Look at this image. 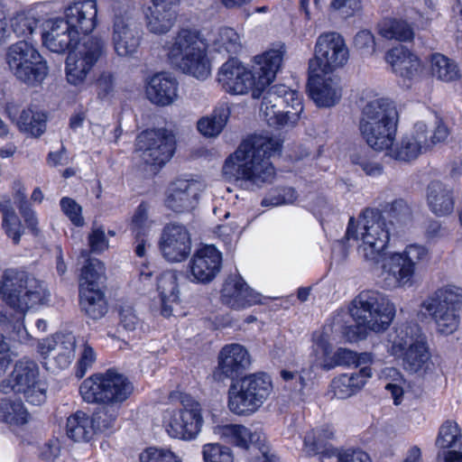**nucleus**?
I'll return each instance as SVG.
<instances>
[{
    "instance_id": "obj_5",
    "label": "nucleus",
    "mask_w": 462,
    "mask_h": 462,
    "mask_svg": "<svg viewBox=\"0 0 462 462\" xmlns=\"http://www.w3.org/2000/svg\"><path fill=\"white\" fill-rule=\"evenodd\" d=\"M397 109L388 98L369 101L362 110L359 129L366 143L375 151L390 149L395 140Z\"/></svg>"
},
{
    "instance_id": "obj_48",
    "label": "nucleus",
    "mask_w": 462,
    "mask_h": 462,
    "mask_svg": "<svg viewBox=\"0 0 462 462\" xmlns=\"http://www.w3.org/2000/svg\"><path fill=\"white\" fill-rule=\"evenodd\" d=\"M149 205L142 202L135 209L130 224V230L134 234L135 239L142 236H147L153 225V221L149 217Z\"/></svg>"
},
{
    "instance_id": "obj_18",
    "label": "nucleus",
    "mask_w": 462,
    "mask_h": 462,
    "mask_svg": "<svg viewBox=\"0 0 462 462\" xmlns=\"http://www.w3.org/2000/svg\"><path fill=\"white\" fill-rule=\"evenodd\" d=\"M333 431L329 428L311 430L307 433L304 438L303 451L309 457L320 455V462H324L325 458L335 457L337 462H368L369 457L367 454L362 451H346L338 453L330 444L328 439L333 438Z\"/></svg>"
},
{
    "instance_id": "obj_27",
    "label": "nucleus",
    "mask_w": 462,
    "mask_h": 462,
    "mask_svg": "<svg viewBox=\"0 0 462 462\" xmlns=\"http://www.w3.org/2000/svg\"><path fill=\"white\" fill-rule=\"evenodd\" d=\"M179 82L169 73L160 72L152 76L146 84L148 100L159 106L172 105L179 97Z\"/></svg>"
},
{
    "instance_id": "obj_15",
    "label": "nucleus",
    "mask_w": 462,
    "mask_h": 462,
    "mask_svg": "<svg viewBox=\"0 0 462 462\" xmlns=\"http://www.w3.org/2000/svg\"><path fill=\"white\" fill-rule=\"evenodd\" d=\"M175 136L164 128L142 132L136 139V147L142 152L143 160L152 165L162 166L173 155Z\"/></svg>"
},
{
    "instance_id": "obj_46",
    "label": "nucleus",
    "mask_w": 462,
    "mask_h": 462,
    "mask_svg": "<svg viewBox=\"0 0 462 462\" xmlns=\"http://www.w3.org/2000/svg\"><path fill=\"white\" fill-rule=\"evenodd\" d=\"M91 91L100 100H109L115 94L116 78L111 71L103 70L93 74Z\"/></svg>"
},
{
    "instance_id": "obj_57",
    "label": "nucleus",
    "mask_w": 462,
    "mask_h": 462,
    "mask_svg": "<svg viewBox=\"0 0 462 462\" xmlns=\"http://www.w3.org/2000/svg\"><path fill=\"white\" fill-rule=\"evenodd\" d=\"M88 281L90 282V287L106 289V268L100 260L88 258Z\"/></svg>"
},
{
    "instance_id": "obj_6",
    "label": "nucleus",
    "mask_w": 462,
    "mask_h": 462,
    "mask_svg": "<svg viewBox=\"0 0 462 462\" xmlns=\"http://www.w3.org/2000/svg\"><path fill=\"white\" fill-rule=\"evenodd\" d=\"M0 293L7 305L22 312L37 304H43L50 296L42 281L17 269H7L4 272L0 282Z\"/></svg>"
},
{
    "instance_id": "obj_60",
    "label": "nucleus",
    "mask_w": 462,
    "mask_h": 462,
    "mask_svg": "<svg viewBox=\"0 0 462 462\" xmlns=\"http://www.w3.org/2000/svg\"><path fill=\"white\" fill-rule=\"evenodd\" d=\"M60 208L73 225L76 226H84L85 221L82 216V207L75 200L69 198H62L60 200Z\"/></svg>"
},
{
    "instance_id": "obj_12",
    "label": "nucleus",
    "mask_w": 462,
    "mask_h": 462,
    "mask_svg": "<svg viewBox=\"0 0 462 462\" xmlns=\"http://www.w3.org/2000/svg\"><path fill=\"white\" fill-rule=\"evenodd\" d=\"M4 394H23L31 404L39 406L45 402L47 387L40 380V369L36 362L22 358L15 362L12 372L0 383Z\"/></svg>"
},
{
    "instance_id": "obj_14",
    "label": "nucleus",
    "mask_w": 462,
    "mask_h": 462,
    "mask_svg": "<svg viewBox=\"0 0 462 462\" xmlns=\"http://www.w3.org/2000/svg\"><path fill=\"white\" fill-rule=\"evenodd\" d=\"M88 381L91 382L88 393L96 402L122 403L130 397L134 390L128 378L114 368L107 369L105 373L94 374L88 377Z\"/></svg>"
},
{
    "instance_id": "obj_28",
    "label": "nucleus",
    "mask_w": 462,
    "mask_h": 462,
    "mask_svg": "<svg viewBox=\"0 0 462 462\" xmlns=\"http://www.w3.org/2000/svg\"><path fill=\"white\" fill-rule=\"evenodd\" d=\"M144 14L147 29L154 34L167 33L173 26L176 13L172 6L179 0H151Z\"/></svg>"
},
{
    "instance_id": "obj_42",
    "label": "nucleus",
    "mask_w": 462,
    "mask_h": 462,
    "mask_svg": "<svg viewBox=\"0 0 462 462\" xmlns=\"http://www.w3.org/2000/svg\"><path fill=\"white\" fill-rule=\"evenodd\" d=\"M424 310L434 320L439 333L448 336L453 334L458 328L460 323L458 310H454L453 308L443 309L440 307H434L433 310Z\"/></svg>"
},
{
    "instance_id": "obj_4",
    "label": "nucleus",
    "mask_w": 462,
    "mask_h": 462,
    "mask_svg": "<svg viewBox=\"0 0 462 462\" xmlns=\"http://www.w3.org/2000/svg\"><path fill=\"white\" fill-rule=\"evenodd\" d=\"M391 229L385 217L377 210L366 208L357 223L351 217L346 231L347 240L358 241L357 254L369 264L384 262L385 249L390 240Z\"/></svg>"
},
{
    "instance_id": "obj_8",
    "label": "nucleus",
    "mask_w": 462,
    "mask_h": 462,
    "mask_svg": "<svg viewBox=\"0 0 462 462\" xmlns=\"http://www.w3.org/2000/svg\"><path fill=\"white\" fill-rule=\"evenodd\" d=\"M351 317L365 328L374 331H384L395 316V307L388 297L375 290H365L351 301Z\"/></svg>"
},
{
    "instance_id": "obj_30",
    "label": "nucleus",
    "mask_w": 462,
    "mask_h": 462,
    "mask_svg": "<svg viewBox=\"0 0 462 462\" xmlns=\"http://www.w3.org/2000/svg\"><path fill=\"white\" fill-rule=\"evenodd\" d=\"M113 43L115 51L121 57L136 52L140 44V32L135 23L130 18L116 16L114 23Z\"/></svg>"
},
{
    "instance_id": "obj_29",
    "label": "nucleus",
    "mask_w": 462,
    "mask_h": 462,
    "mask_svg": "<svg viewBox=\"0 0 462 462\" xmlns=\"http://www.w3.org/2000/svg\"><path fill=\"white\" fill-rule=\"evenodd\" d=\"M426 203L437 217L451 216L456 203L454 189L439 180L430 181L426 189Z\"/></svg>"
},
{
    "instance_id": "obj_1",
    "label": "nucleus",
    "mask_w": 462,
    "mask_h": 462,
    "mask_svg": "<svg viewBox=\"0 0 462 462\" xmlns=\"http://www.w3.org/2000/svg\"><path fill=\"white\" fill-rule=\"evenodd\" d=\"M281 147L277 138L254 135L244 141L226 158L222 168L223 175L228 180H245L257 186L271 183L275 177V170L269 159L279 153Z\"/></svg>"
},
{
    "instance_id": "obj_35",
    "label": "nucleus",
    "mask_w": 462,
    "mask_h": 462,
    "mask_svg": "<svg viewBox=\"0 0 462 462\" xmlns=\"http://www.w3.org/2000/svg\"><path fill=\"white\" fill-rule=\"evenodd\" d=\"M39 51L26 41H20L12 44L6 51L5 60L10 72L17 79L25 66L32 63Z\"/></svg>"
},
{
    "instance_id": "obj_24",
    "label": "nucleus",
    "mask_w": 462,
    "mask_h": 462,
    "mask_svg": "<svg viewBox=\"0 0 462 462\" xmlns=\"http://www.w3.org/2000/svg\"><path fill=\"white\" fill-rule=\"evenodd\" d=\"M429 149H430V143L427 125L422 122H418L415 124L412 133L403 136L388 154L394 160L410 162Z\"/></svg>"
},
{
    "instance_id": "obj_38",
    "label": "nucleus",
    "mask_w": 462,
    "mask_h": 462,
    "mask_svg": "<svg viewBox=\"0 0 462 462\" xmlns=\"http://www.w3.org/2000/svg\"><path fill=\"white\" fill-rule=\"evenodd\" d=\"M397 357L402 358L404 369L411 373L427 370L430 362V354L425 338L421 337L419 341H415L411 347H408Z\"/></svg>"
},
{
    "instance_id": "obj_56",
    "label": "nucleus",
    "mask_w": 462,
    "mask_h": 462,
    "mask_svg": "<svg viewBox=\"0 0 462 462\" xmlns=\"http://www.w3.org/2000/svg\"><path fill=\"white\" fill-rule=\"evenodd\" d=\"M386 213L390 217V225H403L407 223L411 217V211L408 204L403 199H396L387 206Z\"/></svg>"
},
{
    "instance_id": "obj_64",
    "label": "nucleus",
    "mask_w": 462,
    "mask_h": 462,
    "mask_svg": "<svg viewBox=\"0 0 462 462\" xmlns=\"http://www.w3.org/2000/svg\"><path fill=\"white\" fill-rule=\"evenodd\" d=\"M330 8L342 18H348L361 10V3L359 0H333Z\"/></svg>"
},
{
    "instance_id": "obj_34",
    "label": "nucleus",
    "mask_w": 462,
    "mask_h": 462,
    "mask_svg": "<svg viewBox=\"0 0 462 462\" xmlns=\"http://www.w3.org/2000/svg\"><path fill=\"white\" fill-rule=\"evenodd\" d=\"M371 376V368L365 366L356 373L344 374L334 378L330 388L336 398L344 400L359 392Z\"/></svg>"
},
{
    "instance_id": "obj_43",
    "label": "nucleus",
    "mask_w": 462,
    "mask_h": 462,
    "mask_svg": "<svg viewBox=\"0 0 462 462\" xmlns=\"http://www.w3.org/2000/svg\"><path fill=\"white\" fill-rule=\"evenodd\" d=\"M214 50L219 53L236 55L242 50L239 34L231 27H221L214 34L212 40Z\"/></svg>"
},
{
    "instance_id": "obj_21",
    "label": "nucleus",
    "mask_w": 462,
    "mask_h": 462,
    "mask_svg": "<svg viewBox=\"0 0 462 462\" xmlns=\"http://www.w3.org/2000/svg\"><path fill=\"white\" fill-rule=\"evenodd\" d=\"M5 111L22 133L40 137L46 131L47 115L34 106L22 107L11 101L6 104Z\"/></svg>"
},
{
    "instance_id": "obj_47",
    "label": "nucleus",
    "mask_w": 462,
    "mask_h": 462,
    "mask_svg": "<svg viewBox=\"0 0 462 462\" xmlns=\"http://www.w3.org/2000/svg\"><path fill=\"white\" fill-rule=\"evenodd\" d=\"M98 406L91 416V428L95 433H102L112 429L117 418V410L113 404Z\"/></svg>"
},
{
    "instance_id": "obj_41",
    "label": "nucleus",
    "mask_w": 462,
    "mask_h": 462,
    "mask_svg": "<svg viewBox=\"0 0 462 462\" xmlns=\"http://www.w3.org/2000/svg\"><path fill=\"white\" fill-rule=\"evenodd\" d=\"M32 60L30 65L25 66L17 79L18 81L31 88L41 86L49 75L47 60L40 52Z\"/></svg>"
},
{
    "instance_id": "obj_22",
    "label": "nucleus",
    "mask_w": 462,
    "mask_h": 462,
    "mask_svg": "<svg viewBox=\"0 0 462 462\" xmlns=\"http://www.w3.org/2000/svg\"><path fill=\"white\" fill-rule=\"evenodd\" d=\"M190 248V236L184 226L170 224L164 227L160 249L166 260L180 262L189 254Z\"/></svg>"
},
{
    "instance_id": "obj_26",
    "label": "nucleus",
    "mask_w": 462,
    "mask_h": 462,
    "mask_svg": "<svg viewBox=\"0 0 462 462\" xmlns=\"http://www.w3.org/2000/svg\"><path fill=\"white\" fill-rule=\"evenodd\" d=\"M221 301L231 309L242 310L261 302V296L240 275H231L223 285Z\"/></svg>"
},
{
    "instance_id": "obj_39",
    "label": "nucleus",
    "mask_w": 462,
    "mask_h": 462,
    "mask_svg": "<svg viewBox=\"0 0 462 462\" xmlns=\"http://www.w3.org/2000/svg\"><path fill=\"white\" fill-rule=\"evenodd\" d=\"M230 114V108L226 104L219 105L211 114L201 117L198 121V131L205 137L218 136L226 126Z\"/></svg>"
},
{
    "instance_id": "obj_53",
    "label": "nucleus",
    "mask_w": 462,
    "mask_h": 462,
    "mask_svg": "<svg viewBox=\"0 0 462 462\" xmlns=\"http://www.w3.org/2000/svg\"><path fill=\"white\" fill-rule=\"evenodd\" d=\"M39 20L30 13H20L11 20V27L17 37H28L37 29Z\"/></svg>"
},
{
    "instance_id": "obj_54",
    "label": "nucleus",
    "mask_w": 462,
    "mask_h": 462,
    "mask_svg": "<svg viewBox=\"0 0 462 462\" xmlns=\"http://www.w3.org/2000/svg\"><path fill=\"white\" fill-rule=\"evenodd\" d=\"M202 455L205 462H234L231 448L218 443L204 445Z\"/></svg>"
},
{
    "instance_id": "obj_20",
    "label": "nucleus",
    "mask_w": 462,
    "mask_h": 462,
    "mask_svg": "<svg viewBox=\"0 0 462 462\" xmlns=\"http://www.w3.org/2000/svg\"><path fill=\"white\" fill-rule=\"evenodd\" d=\"M308 89L310 97L319 107H331L342 97L338 79L333 73L310 70Z\"/></svg>"
},
{
    "instance_id": "obj_52",
    "label": "nucleus",
    "mask_w": 462,
    "mask_h": 462,
    "mask_svg": "<svg viewBox=\"0 0 462 462\" xmlns=\"http://www.w3.org/2000/svg\"><path fill=\"white\" fill-rule=\"evenodd\" d=\"M177 280V273L173 271H167L161 274L157 282L161 299L170 300L171 302L178 301L179 291Z\"/></svg>"
},
{
    "instance_id": "obj_59",
    "label": "nucleus",
    "mask_w": 462,
    "mask_h": 462,
    "mask_svg": "<svg viewBox=\"0 0 462 462\" xmlns=\"http://www.w3.org/2000/svg\"><path fill=\"white\" fill-rule=\"evenodd\" d=\"M139 458L141 462H180L171 450L153 447L144 449Z\"/></svg>"
},
{
    "instance_id": "obj_31",
    "label": "nucleus",
    "mask_w": 462,
    "mask_h": 462,
    "mask_svg": "<svg viewBox=\"0 0 462 462\" xmlns=\"http://www.w3.org/2000/svg\"><path fill=\"white\" fill-rule=\"evenodd\" d=\"M251 365L247 349L240 344L226 345L218 355V370L225 377L234 378Z\"/></svg>"
},
{
    "instance_id": "obj_49",
    "label": "nucleus",
    "mask_w": 462,
    "mask_h": 462,
    "mask_svg": "<svg viewBox=\"0 0 462 462\" xmlns=\"http://www.w3.org/2000/svg\"><path fill=\"white\" fill-rule=\"evenodd\" d=\"M105 291L106 289L90 287L88 281V318L94 320L103 318L108 310Z\"/></svg>"
},
{
    "instance_id": "obj_32",
    "label": "nucleus",
    "mask_w": 462,
    "mask_h": 462,
    "mask_svg": "<svg viewBox=\"0 0 462 462\" xmlns=\"http://www.w3.org/2000/svg\"><path fill=\"white\" fill-rule=\"evenodd\" d=\"M393 72L402 78L413 79L421 70V64L416 55L403 46L391 49L385 56Z\"/></svg>"
},
{
    "instance_id": "obj_63",
    "label": "nucleus",
    "mask_w": 462,
    "mask_h": 462,
    "mask_svg": "<svg viewBox=\"0 0 462 462\" xmlns=\"http://www.w3.org/2000/svg\"><path fill=\"white\" fill-rule=\"evenodd\" d=\"M2 226L13 242L17 245L20 242L23 234L21 221L16 213H11L8 217L3 218Z\"/></svg>"
},
{
    "instance_id": "obj_37",
    "label": "nucleus",
    "mask_w": 462,
    "mask_h": 462,
    "mask_svg": "<svg viewBox=\"0 0 462 462\" xmlns=\"http://www.w3.org/2000/svg\"><path fill=\"white\" fill-rule=\"evenodd\" d=\"M461 306L462 289L452 284L439 288L421 303L422 309L430 310H433L434 307H440L443 309L453 308L454 310H459Z\"/></svg>"
},
{
    "instance_id": "obj_62",
    "label": "nucleus",
    "mask_w": 462,
    "mask_h": 462,
    "mask_svg": "<svg viewBox=\"0 0 462 462\" xmlns=\"http://www.w3.org/2000/svg\"><path fill=\"white\" fill-rule=\"evenodd\" d=\"M354 45L362 54L372 55L375 51L374 36L370 31L362 30L356 34Z\"/></svg>"
},
{
    "instance_id": "obj_11",
    "label": "nucleus",
    "mask_w": 462,
    "mask_h": 462,
    "mask_svg": "<svg viewBox=\"0 0 462 462\" xmlns=\"http://www.w3.org/2000/svg\"><path fill=\"white\" fill-rule=\"evenodd\" d=\"M272 390V380L267 374L245 375L230 385L228 408L237 415L252 414L264 403Z\"/></svg>"
},
{
    "instance_id": "obj_58",
    "label": "nucleus",
    "mask_w": 462,
    "mask_h": 462,
    "mask_svg": "<svg viewBox=\"0 0 462 462\" xmlns=\"http://www.w3.org/2000/svg\"><path fill=\"white\" fill-rule=\"evenodd\" d=\"M106 56V37L91 35L88 37V69Z\"/></svg>"
},
{
    "instance_id": "obj_25",
    "label": "nucleus",
    "mask_w": 462,
    "mask_h": 462,
    "mask_svg": "<svg viewBox=\"0 0 462 462\" xmlns=\"http://www.w3.org/2000/svg\"><path fill=\"white\" fill-rule=\"evenodd\" d=\"M76 337L72 333H56L51 337L39 343L41 356L46 359L51 357L58 368H66L74 356Z\"/></svg>"
},
{
    "instance_id": "obj_40",
    "label": "nucleus",
    "mask_w": 462,
    "mask_h": 462,
    "mask_svg": "<svg viewBox=\"0 0 462 462\" xmlns=\"http://www.w3.org/2000/svg\"><path fill=\"white\" fill-rule=\"evenodd\" d=\"M378 33L386 40L399 42L411 41L414 32L406 21L395 18H384L377 25Z\"/></svg>"
},
{
    "instance_id": "obj_23",
    "label": "nucleus",
    "mask_w": 462,
    "mask_h": 462,
    "mask_svg": "<svg viewBox=\"0 0 462 462\" xmlns=\"http://www.w3.org/2000/svg\"><path fill=\"white\" fill-rule=\"evenodd\" d=\"M221 439L242 448H249L250 446H255L263 454V462H272L268 456V448L265 446V435L259 429L247 428L244 425L228 424L219 429Z\"/></svg>"
},
{
    "instance_id": "obj_50",
    "label": "nucleus",
    "mask_w": 462,
    "mask_h": 462,
    "mask_svg": "<svg viewBox=\"0 0 462 462\" xmlns=\"http://www.w3.org/2000/svg\"><path fill=\"white\" fill-rule=\"evenodd\" d=\"M66 434L74 442H85L87 439V414L78 411L67 419Z\"/></svg>"
},
{
    "instance_id": "obj_45",
    "label": "nucleus",
    "mask_w": 462,
    "mask_h": 462,
    "mask_svg": "<svg viewBox=\"0 0 462 462\" xmlns=\"http://www.w3.org/2000/svg\"><path fill=\"white\" fill-rule=\"evenodd\" d=\"M431 73L438 79L449 82L459 77V70L457 64L440 53L431 56Z\"/></svg>"
},
{
    "instance_id": "obj_61",
    "label": "nucleus",
    "mask_w": 462,
    "mask_h": 462,
    "mask_svg": "<svg viewBox=\"0 0 462 462\" xmlns=\"http://www.w3.org/2000/svg\"><path fill=\"white\" fill-rule=\"evenodd\" d=\"M297 192L293 188L286 187L278 191L277 195H270L262 201V205L268 206H281L284 204H291L297 199Z\"/></svg>"
},
{
    "instance_id": "obj_2",
    "label": "nucleus",
    "mask_w": 462,
    "mask_h": 462,
    "mask_svg": "<svg viewBox=\"0 0 462 462\" xmlns=\"http://www.w3.org/2000/svg\"><path fill=\"white\" fill-rule=\"evenodd\" d=\"M285 45L277 43L255 58L254 71L240 61L230 59L218 70L217 81L222 89L232 95H245L250 90L254 98H259L266 87L274 79L280 69Z\"/></svg>"
},
{
    "instance_id": "obj_13",
    "label": "nucleus",
    "mask_w": 462,
    "mask_h": 462,
    "mask_svg": "<svg viewBox=\"0 0 462 462\" xmlns=\"http://www.w3.org/2000/svg\"><path fill=\"white\" fill-rule=\"evenodd\" d=\"M349 60V51L343 37L336 32H324L315 44V55L310 60V71L333 73L344 67Z\"/></svg>"
},
{
    "instance_id": "obj_19",
    "label": "nucleus",
    "mask_w": 462,
    "mask_h": 462,
    "mask_svg": "<svg viewBox=\"0 0 462 462\" xmlns=\"http://www.w3.org/2000/svg\"><path fill=\"white\" fill-rule=\"evenodd\" d=\"M221 266V253L214 245H204L196 251L189 261V280L198 283H208L216 278Z\"/></svg>"
},
{
    "instance_id": "obj_33",
    "label": "nucleus",
    "mask_w": 462,
    "mask_h": 462,
    "mask_svg": "<svg viewBox=\"0 0 462 462\" xmlns=\"http://www.w3.org/2000/svg\"><path fill=\"white\" fill-rule=\"evenodd\" d=\"M423 337L417 324L404 323L393 328L388 334L387 349L391 356L397 357L411 347L415 341Z\"/></svg>"
},
{
    "instance_id": "obj_10",
    "label": "nucleus",
    "mask_w": 462,
    "mask_h": 462,
    "mask_svg": "<svg viewBox=\"0 0 462 462\" xmlns=\"http://www.w3.org/2000/svg\"><path fill=\"white\" fill-rule=\"evenodd\" d=\"M428 249L419 244H411L402 253H391L384 258L379 277L380 286L393 290L411 283L416 266L428 259Z\"/></svg>"
},
{
    "instance_id": "obj_7",
    "label": "nucleus",
    "mask_w": 462,
    "mask_h": 462,
    "mask_svg": "<svg viewBox=\"0 0 462 462\" xmlns=\"http://www.w3.org/2000/svg\"><path fill=\"white\" fill-rule=\"evenodd\" d=\"M66 20H51L42 33L43 44L52 52L72 51L79 42H87L85 1L74 2L66 10Z\"/></svg>"
},
{
    "instance_id": "obj_51",
    "label": "nucleus",
    "mask_w": 462,
    "mask_h": 462,
    "mask_svg": "<svg viewBox=\"0 0 462 462\" xmlns=\"http://www.w3.org/2000/svg\"><path fill=\"white\" fill-rule=\"evenodd\" d=\"M460 438L461 431L458 425L454 421L447 420L439 428L436 446L439 449H448L454 447Z\"/></svg>"
},
{
    "instance_id": "obj_17",
    "label": "nucleus",
    "mask_w": 462,
    "mask_h": 462,
    "mask_svg": "<svg viewBox=\"0 0 462 462\" xmlns=\"http://www.w3.org/2000/svg\"><path fill=\"white\" fill-rule=\"evenodd\" d=\"M203 189V183L198 180L177 178L166 189L164 206L177 214L189 212L198 205Z\"/></svg>"
},
{
    "instance_id": "obj_55",
    "label": "nucleus",
    "mask_w": 462,
    "mask_h": 462,
    "mask_svg": "<svg viewBox=\"0 0 462 462\" xmlns=\"http://www.w3.org/2000/svg\"><path fill=\"white\" fill-rule=\"evenodd\" d=\"M109 247V241L106 235V228L102 225L93 222L91 232L88 234V253L101 254Z\"/></svg>"
},
{
    "instance_id": "obj_16",
    "label": "nucleus",
    "mask_w": 462,
    "mask_h": 462,
    "mask_svg": "<svg viewBox=\"0 0 462 462\" xmlns=\"http://www.w3.org/2000/svg\"><path fill=\"white\" fill-rule=\"evenodd\" d=\"M199 404L196 402L184 404L179 410H167L163 416V426L168 435L182 440L194 439L202 426Z\"/></svg>"
},
{
    "instance_id": "obj_9",
    "label": "nucleus",
    "mask_w": 462,
    "mask_h": 462,
    "mask_svg": "<svg viewBox=\"0 0 462 462\" xmlns=\"http://www.w3.org/2000/svg\"><path fill=\"white\" fill-rule=\"evenodd\" d=\"M303 111L300 93L285 85H274L263 97L260 115L273 127L293 126Z\"/></svg>"
},
{
    "instance_id": "obj_44",
    "label": "nucleus",
    "mask_w": 462,
    "mask_h": 462,
    "mask_svg": "<svg viewBox=\"0 0 462 462\" xmlns=\"http://www.w3.org/2000/svg\"><path fill=\"white\" fill-rule=\"evenodd\" d=\"M0 420L14 426L28 422L29 413L21 401L3 400L0 403Z\"/></svg>"
},
{
    "instance_id": "obj_36",
    "label": "nucleus",
    "mask_w": 462,
    "mask_h": 462,
    "mask_svg": "<svg viewBox=\"0 0 462 462\" xmlns=\"http://www.w3.org/2000/svg\"><path fill=\"white\" fill-rule=\"evenodd\" d=\"M66 77L69 84L82 85L87 78V42L69 51L66 60Z\"/></svg>"
},
{
    "instance_id": "obj_3",
    "label": "nucleus",
    "mask_w": 462,
    "mask_h": 462,
    "mask_svg": "<svg viewBox=\"0 0 462 462\" xmlns=\"http://www.w3.org/2000/svg\"><path fill=\"white\" fill-rule=\"evenodd\" d=\"M208 43L197 29L181 28L166 42L171 63L184 74L204 80L211 73Z\"/></svg>"
}]
</instances>
